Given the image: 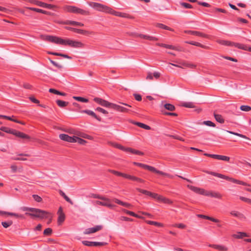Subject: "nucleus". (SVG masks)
Masks as SVG:
<instances>
[{
  "mask_svg": "<svg viewBox=\"0 0 251 251\" xmlns=\"http://www.w3.org/2000/svg\"><path fill=\"white\" fill-rule=\"evenodd\" d=\"M214 117L217 122L223 124L225 122V120L223 118L222 116L220 114H214Z\"/></svg>",
  "mask_w": 251,
  "mask_h": 251,
  "instance_id": "36",
  "label": "nucleus"
},
{
  "mask_svg": "<svg viewBox=\"0 0 251 251\" xmlns=\"http://www.w3.org/2000/svg\"><path fill=\"white\" fill-rule=\"evenodd\" d=\"M187 187L191 189L192 191H194V192L205 195L206 192H205L204 190L203 189H201L199 188H198L197 187L192 186V185H188Z\"/></svg>",
  "mask_w": 251,
  "mask_h": 251,
  "instance_id": "19",
  "label": "nucleus"
},
{
  "mask_svg": "<svg viewBox=\"0 0 251 251\" xmlns=\"http://www.w3.org/2000/svg\"><path fill=\"white\" fill-rule=\"evenodd\" d=\"M94 101L98 103L99 104L105 107L112 108L113 104V103H111L106 100H104L100 98H95L94 99Z\"/></svg>",
  "mask_w": 251,
  "mask_h": 251,
  "instance_id": "10",
  "label": "nucleus"
},
{
  "mask_svg": "<svg viewBox=\"0 0 251 251\" xmlns=\"http://www.w3.org/2000/svg\"><path fill=\"white\" fill-rule=\"evenodd\" d=\"M205 195L208 196H210L211 197L218 198V199H221L222 197L221 194H220L219 193H216V192H214V193L210 192H206Z\"/></svg>",
  "mask_w": 251,
  "mask_h": 251,
  "instance_id": "31",
  "label": "nucleus"
},
{
  "mask_svg": "<svg viewBox=\"0 0 251 251\" xmlns=\"http://www.w3.org/2000/svg\"><path fill=\"white\" fill-rule=\"evenodd\" d=\"M180 5L186 8H192L193 6L191 4L186 2H180Z\"/></svg>",
  "mask_w": 251,
  "mask_h": 251,
  "instance_id": "56",
  "label": "nucleus"
},
{
  "mask_svg": "<svg viewBox=\"0 0 251 251\" xmlns=\"http://www.w3.org/2000/svg\"><path fill=\"white\" fill-rule=\"evenodd\" d=\"M92 197L95 199H98L100 200H105V197L101 196L100 195H98V194H93Z\"/></svg>",
  "mask_w": 251,
  "mask_h": 251,
  "instance_id": "62",
  "label": "nucleus"
},
{
  "mask_svg": "<svg viewBox=\"0 0 251 251\" xmlns=\"http://www.w3.org/2000/svg\"><path fill=\"white\" fill-rule=\"evenodd\" d=\"M63 23L66 25H72L75 26H84V24L83 23L74 21L66 20L64 22H63Z\"/></svg>",
  "mask_w": 251,
  "mask_h": 251,
  "instance_id": "24",
  "label": "nucleus"
},
{
  "mask_svg": "<svg viewBox=\"0 0 251 251\" xmlns=\"http://www.w3.org/2000/svg\"><path fill=\"white\" fill-rule=\"evenodd\" d=\"M95 110L99 112H101L104 114H108V112L106 110L100 107H97Z\"/></svg>",
  "mask_w": 251,
  "mask_h": 251,
  "instance_id": "58",
  "label": "nucleus"
},
{
  "mask_svg": "<svg viewBox=\"0 0 251 251\" xmlns=\"http://www.w3.org/2000/svg\"><path fill=\"white\" fill-rule=\"evenodd\" d=\"M73 98L79 101L83 102H88V100L81 97H73Z\"/></svg>",
  "mask_w": 251,
  "mask_h": 251,
  "instance_id": "45",
  "label": "nucleus"
},
{
  "mask_svg": "<svg viewBox=\"0 0 251 251\" xmlns=\"http://www.w3.org/2000/svg\"><path fill=\"white\" fill-rule=\"evenodd\" d=\"M158 201L166 204H172L173 203L172 201L161 195H160Z\"/></svg>",
  "mask_w": 251,
  "mask_h": 251,
  "instance_id": "28",
  "label": "nucleus"
},
{
  "mask_svg": "<svg viewBox=\"0 0 251 251\" xmlns=\"http://www.w3.org/2000/svg\"><path fill=\"white\" fill-rule=\"evenodd\" d=\"M185 33H187L190 34H192V35H196V36H200V37H203V38H209L208 35L204 33L200 32V31H198L188 30V31H186Z\"/></svg>",
  "mask_w": 251,
  "mask_h": 251,
  "instance_id": "17",
  "label": "nucleus"
},
{
  "mask_svg": "<svg viewBox=\"0 0 251 251\" xmlns=\"http://www.w3.org/2000/svg\"><path fill=\"white\" fill-rule=\"evenodd\" d=\"M164 107L166 109H167L169 111H173L176 109L175 106L174 105L170 104V103H165L164 105Z\"/></svg>",
  "mask_w": 251,
  "mask_h": 251,
  "instance_id": "39",
  "label": "nucleus"
},
{
  "mask_svg": "<svg viewBox=\"0 0 251 251\" xmlns=\"http://www.w3.org/2000/svg\"><path fill=\"white\" fill-rule=\"evenodd\" d=\"M133 164L136 166L142 167L145 169H147L151 172H153L154 170H155V168L152 166H151L148 165H146L144 164L138 163V162H133Z\"/></svg>",
  "mask_w": 251,
  "mask_h": 251,
  "instance_id": "18",
  "label": "nucleus"
},
{
  "mask_svg": "<svg viewBox=\"0 0 251 251\" xmlns=\"http://www.w3.org/2000/svg\"><path fill=\"white\" fill-rule=\"evenodd\" d=\"M219 43L224 46H233L232 42L226 41V40H220L218 41Z\"/></svg>",
  "mask_w": 251,
  "mask_h": 251,
  "instance_id": "43",
  "label": "nucleus"
},
{
  "mask_svg": "<svg viewBox=\"0 0 251 251\" xmlns=\"http://www.w3.org/2000/svg\"><path fill=\"white\" fill-rule=\"evenodd\" d=\"M146 223L148 224L151 225H154L158 227H162L163 226V225L161 223H158L155 221H146Z\"/></svg>",
  "mask_w": 251,
  "mask_h": 251,
  "instance_id": "41",
  "label": "nucleus"
},
{
  "mask_svg": "<svg viewBox=\"0 0 251 251\" xmlns=\"http://www.w3.org/2000/svg\"><path fill=\"white\" fill-rule=\"evenodd\" d=\"M57 214L58 215L57 224L58 225H61L65 219V215L63 212V209L61 207H59L57 211Z\"/></svg>",
  "mask_w": 251,
  "mask_h": 251,
  "instance_id": "15",
  "label": "nucleus"
},
{
  "mask_svg": "<svg viewBox=\"0 0 251 251\" xmlns=\"http://www.w3.org/2000/svg\"><path fill=\"white\" fill-rule=\"evenodd\" d=\"M0 130L6 133H10L15 135L16 137L25 139H30V137L27 134L17 131L15 129H11L6 126H1Z\"/></svg>",
  "mask_w": 251,
  "mask_h": 251,
  "instance_id": "4",
  "label": "nucleus"
},
{
  "mask_svg": "<svg viewBox=\"0 0 251 251\" xmlns=\"http://www.w3.org/2000/svg\"><path fill=\"white\" fill-rule=\"evenodd\" d=\"M81 113H86L89 115H90L97 119L99 121H101V118L98 116L93 111L90 110H84L81 111Z\"/></svg>",
  "mask_w": 251,
  "mask_h": 251,
  "instance_id": "22",
  "label": "nucleus"
},
{
  "mask_svg": "<svg viewBox=\"0 0 251 251\" xmlns=\"http://www.w3.org/2000/svg\"><path fill=\"white\" fill-rule=\"evenodd\" d=\"M82 244L85 246L89 247L100 246L107 245V243L106 242H91L88 241H83Z\"/></svg>",
  "mask_w": 251,
  "mask_h": 251,
  "instance_id": "14",
  "label": "nucleus"
},
{
  "mask_svg": "<svg viewBox=\"0 0 251 251\" xmlns=\"http://www.w3.org/2000/svg\"><path fill=\"white\" fill-rule=\"evenodd\" d=\"M175 227H176L179 228L183 229L186 227V225L183 224H176L174 225Z\"/></svg>",
  "mask_w": 251,
  "mask_h": 251,
  "instance_id": "60",
  "label": "nucleus"
},
{
  "mask_svg": "<svg viewBox=\"0 0 251 251\" xmlns=\"http://www.w3.org/2000/svg\"><path fill=\"white\" fill-rule=\"evenodd\" d=\"M209 247L218 250L220 251H227L228 250V248L226 247L223 245L210 244L209 245Z\"/></svg>",
  "mask_w": 251,
  "mask_h": 251,
  "instance_id": "21",
  "label": "nucleus"
},
{
  "mask_svg": "<svg viewBox=\"0 0 251 251\" xmlns=\"http://www.w3.org/2000/svg\"><path fill=\"white\" fill-rule=\"evenodd\" d=\"M182 106L187 108H194L195 107L194 103L192 102H186L182 104Z\"/></svg>",
  "mask_w": 251,
  "mask_h": 251,
  "instance_id": "44",
  "label": "nucleus"
},
{
  "mask_svg": "<svg viewBox=\"0 0 251 251\" xmlns=\"http://www.w3.org/2000/svg\"><path fill=\"white\" fill-rule=\"evenodd\" d=\"M204 155H205L206 156L209 157H211L214 159L223 160V161H229L230 160L229 157L225 156V155L214 154H209L207 153H204Z\"/></svg>",
  "mask_w": 251,
  "mask_h": 251,
  "instance_id": "9",
  "label": "nucleus"
},
{
  "mask_svg": "<svg viewBox=\"0 0 251 251\" xmlns=\"http://www.w3.org/2000/svg\"><path fill=\"white\" fill-rule=\"evenodd\" d=\"M153 172L155 173L156 174H159V175H162V176L168 177L171 178H173L174 177L173 176H172V175H170L169 174H167V173L163 172L162 171L157 170L156 169H155V170H154Z\"/></svg>",
  "mask_w": 251,
  "mask_h": 251,
  "instance_id": "37",
  "label": "nucleus"
},
{
  "mask_svg": "<svg viewBox=\"0 0 251 251\" xmlns=\"http://www.w3.org/2000/svg\"><path fill=\"white\" fill-rule=\"evenodd\" d=\"M102 228V226L100 225H98L93 227L88 228L84 231V234H90L91 233H95L101 230Z\"/></svg>",
  "mask_w": 251,
  "mask_h": 251,
  "instance_id": "16",
  "label": "nucleus"
},
{
  "mask_svg": "<svg viewBox=\"0 0 251 251\" xmlns=\"http://www.w3.org/2000/svg\"><path fill=\"white\" fill-rule=\"evenodd\" d=\"M59 193L67 202H69L71 204H73V202L67 196H66L62 191L60 190Z\"/></svg>",
  "mask_w": 251,
  "mask_h": 251,
  "instance_id": "40",
  "label": "nucleus"
},
{
  "mask_svg": "<svg viewBox=\"0 0 251 251\" xmlns=\"http://www.w3.org/2000/svg\"><path fill=\"white\" fill-rule=\"evenodd\" d=\"M186 43L189 44H190V45H194V46H197V47H201V48H203V49H207L208 48V47L207 46L203 45L201 44V43L197 42L190 41V42H187Z\"/></svg>",
  "mask_w": 251,
  "mask_h": 251,
  "instance_id": "34",
  "label": "nucleus"
},
{
  "mask_svg": "<svg viewBox=\"0 0 251 251\" xmlns=\"http://www.w3.org/2000/svg\"><path fill=\"white\" fill-rule=\"evenodd\" d=\"M233 237L236 239H242L244 237H249V235L244 232H238L236 234H234Z\"/></svg>",
  "mask_w": 251,
  "mask_h": 251,
  "instance_id": "33",
  "label": "nucleus"
},
{
  "mask_svg": "<svg viewBox=\"0 0 251 251\" xmlns=\"http://www.w3.org/2000/svg\"><path fill=\"white\" fill-rule=\"evenodd\" d=\"M240 199L242 200L243 201H245L246 202H247L248 203L251 204V199L244 197H240Z\"/></svg>",
  "mask_w": 251,
  "mask_h": 251,
  "instance_id": "59",
  "label": "nucleus"
},
{
  "mask_svg": "<svg viewBox=\"0 0 251 251\" xmlns=\"http://www.w3.org/2000/svg\"><path fill=\"white\" fill-rule=\"evenodd\" d=\"M145 39L148 40H150V41H157L158 40V38H157L156 37L151 36H149V35H145Z\"/></svg>",
  "mask_w": 251,
  "mask_h": 251,
  "instance_id": "53",
  "label": "nucleus"
},
{
  "mask_svg": "<svg viewBox=\"0 0 251 251\" xmlns=\"http://www.w3.org/2000/svg\"><path fill=\"white\" fill-rule=\"evenodd\" d=\"M13 224L12 221H8L7 222H2L1 223V225L4 228H7L10 226H11Z\"/></svg>",
  "mask_w": 251,
  "mask_h": 251,
  "instance_id": "47",
  "label": "nucleus"
},
{
  "mask_svg": "<svg viewBox=\"0 0 251 251\" xmlns=\"http://www.w3.org/2000/svg\"><path fill=\"white\" fill-rule=\"evenodd\" d=\"M89 5L99 11L107 13H108L110 8L109 7L106 5L95 2H90L89 3Z\"/></svg>",
  "mask_w": 251,
  "mask_h": 251,
  "instance_id": "7",
  "label": "nucleus"
},
{
  "mask_svg": "<svg viewBox=\"0 0 251 251\" xmlns=\"http://www.w3.org/2000/svg\"><path fill=\"white\" fill-rule=\"evenodd\" d=\"M198 4L200 5H202L203 6L206 7H209L210 6V5L209 3L205 2L198 1Z\"/></svg>",
  "mask_w": 251,
  "mask_h": 251,
  "instance_id": "64",
  "label": "nucleus"
},
{
  "mask_svg": "<svg viewBox=\"0 0 251 251\" xmlns=\"http://www.w3.org/2000/svg\"><path fill=\"white\" fill-rule=\"evenodd\" d=\"M240 108L242 111L246 112L250 111L251 110V107L248 105H241Z\"/></svg>",
  "mask_w": 251,
  "mask_h": 251,
  "instance_id": "49",
  "label": "nucleus"
},
{
  "mask_svg": "<svg viewBox=\"0 0 251 251\" xmlns=\"http://www.w3.org/2000/svg\"><path fill=\"white\" fill-rule=\"evenodd\" d=\"M179 64L181 65V66L183 67V68H184V67H186L194 69L196 68L197 66L195 64H192L189 62L186 61H182L181 62H180Z\"/></svg>",
  "mask_w": 251,
  "mask_h": 251,
  "instance_id": "20",
  "label": "nucleus"
},
{
  "mask_svg": "<svg viewBox=\"0 0 251 251\" xmlns=\"http://www.w3.org/2000/svg\"><path fill=\"white\" fill-rule=\"evenodd\" d=\"M113 201L118 204H120V205H121L122 206H124L125 207H126L127 208H130L132 206L131 204H130V203H127V202H123L122 201H121V200H118L117 199H114L113 200Z\"/></svg>",
  "mask_w": 251,
  "mask_h": 251,
  "instance_id": "25",
  "label": "nucleus"
},
{
  "mask_svg": "<svg viewBox=\"0 0 251 251\" xmlns=\"http://www.w3.org/2000/svg\"><path fill=\"white\" fill-rule=\"evenodd\" d=\"M32 197L37 202H41L42 201V198L37 195H33Z\"/></svg>",
  "mask_w": 251,
  "mask_h": 251,
  "instance_id": "55",
  "label": "nucleus"
},
{
  "mask_svg": "<svg viewBox=\"0 0 251 251\" xmlns=\"http://www.w3.org/2000/svg\"><path fill=\"white\" fill-rule=\"evenodd\" d=\"M230 213L231 215L236 217L242 220L246 219V217L245 216V215L239 212L236 211H232L230 212Z\"/></svg>",
  "mask_w": 251,
  "mask_h": 251,
  "instance_id": "27",
  "label": "nucleus"
},
{
  "mask_svg": "<svg viewBox=\"0 0 251 251\" xmlns=\"http://www.w3.org/2000/svg\"><path fill=\"white\" fill-rule=\"evenodd\" d=\"M35 4L40 7H44V8H48V9H52L54 7V6L53 5L46 3L45 2L40 1H36Z\"/></svg>",
  "mask_w": 251,
  "mask_h": 251,
  "instance_id": "23",
  "label": "nucleus"
},
{
  "mask_svg": "<svg viewBox=\"0 0 251 251\" xmlns=\"http://www.w3.org/2000/svg\"><path fill=\"white\" fill-rule=\"evenodd\" d=\"M103 201H96L95 203L96 204L106 206L109 208H112L114 205L110 203V200L105 197V200H102Z\"/></svg>",
  "mask_w": 251,
  "mask_h": 251,
  "instance_id": "12",
  "label": "nucleus"
},
{
  "mask_svg": "<svg viewBox=\"0 0 251 251\" xmlns=\"http://www.w3.org/2000/svg\"><path fill=\"white\" fill-rule=\"evenodd\" d=\"M56 102L58 106L60 107L63 108L67 106L69 104V102L67 101H63L60 100H57L56 101Z\"/></svg>",
  "mask_w": 251,
  "mask_h": 251,
  "instance_id": "35",
  "label": "nucleus"
},
{
  "mask_svg": "<svg viewBox=\"0 0 251 251\" xmlns=\"http://www.w3.org/2000/svg\"><path fill=\"white\" fill-rule=\"evenodd\" d=\"M206 173L207 174L211 175L213 176H217V177L221 178L226 179L227 180L230 181L234 183L242 185L244 186H250V184H249L244 181L234 179L232 177H229L227 176H225V175L213 172H208V171H207Z\"/></svg>",
  "mask_w": 251,
  "mask_h": 251,
  "instance_id": "2",
  "label": "nucleus"
},
{
  "mask_svg": "<svg viewBox=\"0 0 251 251\" xmlns=\"http://www.w3.org/2000/svg\"><path fill=\"white\" fill-rule=\"evenodd\" d=\"M133 96L136 100L140 101L142 100V96L140 94H134Z\"/></svg>",
  "mask_w": 251,
  "mask_h": 251,
  "instance_id": "63",
  "label": "nucleus"
},
{
  "mask_svg": "<svg viewBox=\"0 0 251 251\" xmlns=\"http://www.w3.org/2000/svg\"><path fill=\"white\" fill-rule=\"evenodd\" d=\"M120 220L122 221H133V220L130 218L125 217V216H121L120 217Z\"/></svg>",
  "mask_w": 251,
  "mask_h": 251,
  "instance_id": "57",
  "label": "nucleus"
},
{
  "mask_svg": "<svg viewBox=\"0 0 251 251\" xmlns=\"http://www.w3.org/2000/svg\"><path fill=\"white\" fill-rule=\"evenodd\" d=\"M31 213L26 212L25 215L32 217L39 218L41 219L48 218L50 213L37 208H32Z\"/></svg>",
  "mask_w": 251,
  "mask_h": 251,
  "instance_id": "3",
  "label": "nucleus"
},
{
  "mask_svg": "<svg viewBox=\"0 0 251 251\" xmlns=\"http://www.w3.org/2000/svg\"><path fill=\"white\" fill-rule=\"evenodd\" d=\"M108 171L112 174H113L115 175H116L117 176H122L125 178L131 180L133 181H136L140 183H144L145 181L138 177H136L135 176H131L127 174L123 173L115 170H109Z\"/></svg>",
  "mask_w": 251,
  "mask_h": 251,
  "instance_id": "5",
  "label": "nucleus"
},
{
  "mask_svg": "<svg viewBox=\"0 0 251 251\" xmlns=\"http://www.w3.org/2000/svg\"><path fill=\"white\" fill-rule=\"evenodd\" d=\"M136 189L139 192H140V193H141L143 194H145L146 195L149 196L150 194H151V192L148 191L147 190H143V189L138 188H136Z\"/></svg>",
  "mask_w": 251,
  "mask_h": 251,
  "instance_id": "50",
  "label": "nucleus"
},
{
  "mask_svg": "<svg viewBox=\"0 0 251 251\" xmlns=\"http://www.w3.org/2000/svg\"><path fill=\"white\" fill-rule=\"evenodd\" d=\"M149 196L158 200L160 195H158L156 193L151 192V194H150Z\"/></svg>",
  "mask_w": 251,
  "mask_h": 251,
  "instance_id": "61",
  "label": "nucleus"
},
{
  "mask_svg": "<svg viewBox=\"0 0 251 251\" xmlns=\"http://www.w3.org/2000/svg\"><path fill=\"white\" fill-rule=\"evenodd\" d=\"M74 32L77 33L78 34H82V35H86L92 33V32H89L87 30L80 29H77V28H75Z\"/></svg>",
  "mask_w": 251,
  "mask_h": 251,
  "instance_id": "30",
  "label": "nucleus"
},
{
  "mask_svg": "<svg viewBox=\"0 0 251 251\" xmlns=\"http://www.w3.org/2000/svg\"><path fill=\"white\" fill-rule=\"evenodd\" d=\"M204 155H205L206 156L209 157H211L214 159L223 160V161H229L230 160L229 157L225 156V155L214 154H209L207 153H204Z\"/></svg>",
  "mask_w": 251,
  "mask_h": 251,
  "instance_id": "8",
  "label": "nucleus"
},
{
  "mask_svg": "<svg viewBox=\"0 0 251 251\" xmlns=\"http://www.w3.org/2000/svg\"><path fill=\"white\" fill-rule=\"evenodd\" d=\"M115 110H116L118 112H123V113H128L131 110L128 108L127 107H126L125 106L120 105L117 104L113 103L112 108Z\"/></svg>",
  "mask_w": 251,
  "mask_h": 251,
  "instance_id": "11",
  "label": "nucleus"
},
{
  "mask_svg": "<svg viewBox=\"0 0 251 251\" xmlns=\"http://www.w3.org/2000/svg\"><path fill=\"white\" fill-rule=\"evenodd\" d=\"M132 123L135 125H136L140 127H141L142 128L147 129V130H150L151 129V127L147 125H145L143 123H140V122H133Z\"/></svg>",
  "mask_w": 251,
  "mask_h": 251,
  "instance_id": "29",
  "label": "nucleus"
},
{
  "mask_svg": "<svg viewBox=\"0 0 251 251\" xmlns=\"http://www.w3.org/2000/svg\"><path fill=\"white\" fill-rule=\"evenodd\" d=\"M74 134L78 135V136H81L83 138H87V139H89V137L90 136L85 134V133H81L80 132H78V131H77V132H75L74 133Z\"/></svg>",
  "mask_w": 251,
  "mask_h": 251,
  "instance_id": "48",
  "label": "nucleus"
},
{
  "mask_svg": "<svg viewBox=\"0 0 251 251\" xmlns=\"http://www.w3.org/2000/svg\"><path fill=\"white\" fill-rule=\"evenodd\" d=\"M202 124L203 125H206L209 126H212V127L215 126V124L210 121H204V122H203Z\"/></svg>",
  "mask_w": 251,
  "mask_h": 251,
  "instance_id": "52",
  "label": "nucleus"
},
{
  "mask_svg": "<svg viewBox=\"0 0 251 251\" xmlns=\"http://www.w3.org/2000/svg\"><path fill=\"white\" fill-rule=\"evenodd\" d=\"M55 56H61L64 58L69 59H71L72 58V57L68 55L67 54H63L61 53H58V54H55Z\"/></svg>",
  "mask_w": 251,
  "mask_h": 251,
  "instance_id": "54",
  "label": "nucleus"
},
{
  "mask_svg": "<svg viewBox=\"0 0 251 251\" xmlns=\"http://www.w3.org/2000/svg\"><path fill=\"white\" fill-rule=\"evenodd\" d=\"M76 136H70L67 134H60L59 135V138L62 140L67 141L70 143H76V140L75 137Z\"/></svg>",
  "mask_w": 251,
  "mask_h": 251,
  "instance_id": "13",
  "label": "nucleus"
},
{
  "mask_svg": "<svg viewBox=\"0 0 251 251\" xmlns=\"http://www.w3.org/2000/svg\"><path fill=\"white\" fill-rule=\"evenodd\" d=\"M26 8L30 9L31 10L38 12V13H43L44 14L48 15H51V13L50 12L47 11H45V10H42L41 9L34 8V7H27Z\"/></svg>",
  "mask_w": 251,
  "mask_h": 251,
  "instance_id": "26",
  "label": "nucleus"
},
{
  "mask_svg": "<svg viewBox=\"0 0 251 251\" xmlns=\"http://www.w3.org/2000/svg\"><path fill=\"white\" fill-rule=\"evenodd\" d=\"M226 131L227 132L230 133V134H233V135L239 136L240 137H241V138H244V139H248V140L250 139L248 137H247L246 136H245V135H244L243 134H240V133H237V132H234L231 131H228V130H226Z\"/></svg>",
  "mask_w": 251,
  "mask_h": 251,
  "instance_id": "42",
  "label": "nucleus"
},
{
  "mask_svg": "<svg viewBox=\"0 0 251 251\" xmlns=\"http://www.w3.org/2000/svg\"><path fill=\"white\" fill-rule=\"evenodd\" d=\"M43 39L45 41L51 43L62 45H68L71 47L75 48H82L84 46L83 44L79 41H74L70 39L65 40L53 36L46 35L44 36Z\"/></svg>",
  "mask_w": 251,
  "mask_h": 251,
  "instance_id": "1",
  "label": "nucleus"
},
{
  "mask_svg": "<svg viewBox=\"0 0 251 251\" xmlns=\"http://www.w3.org/2000/svg\"><path fill=\"white\" fill-rule=\"evenodd\" d=\"M64 10L68 12L79 14L82 15L87 16L90 14L89 11L81 9L75 6L67 5L64 7Z\"/></svg>",
  "mask_w": 251,
  "mask_h": 251,
  "instance_id": "6",
  "label": "nucleus"
},
{
  "mask_svg": "<svg viewBox=\"0 0 251 251\" xmlns=\"http://www.w3.org/2000/svg\"><path fill=\"white\" fill-rule=\"evenodd\" d=\"M155 26L157 27H158L159 28H161V29H165V30H170V31H174V29H172V28L163 24H161V23H157L155 24Z\"/></svg>",
  "mask_w": 251,
  "mask_h": 251,
  "instance_id": "32",
  "label": "nucleus"
},
{
  "mask_svg": "<svg viewBox=\"0 0 251 251\" xmlns=\"http://www.w3.org/2000/svg\"><path fill=\"white\" fill-rule=\"evenodd\" d=\"M52 232V230L50 228H46L44 231V234L46 236H49L50 235Z\"/></svg>",
  "mask_w": 251,
  "mask_h": 251,
  "instance_id": "51",
  "label": "nucleus"
},
{
  "mask_svg": "<svg viewBox=\"0 0 251 251\" xmlns=\"http://www.w3.org/2000/svg\"><path fill=\"white\" fill-rule=\"evenodd\" d=\"M75 138L76 140V142L78 143L80 145H85L87 143L86 141H85L84 139H82L77 136L75 137Z\"/></svg>",
  "mask_w": 251,
  "mask_h": 251,
  "instance_id": "46",
  "label": "nucleus"
},
{
  "mask_svg": "<svg viewBox=\"0 0 251 251\" xmlns=\"http://www.w3.org/2000/svg\"><path fill=\"white\" fill-rule=\"evenodd\" d=\"M108 13L111 14L113 15L117 16V17H122V12L116 11L110 7L109 8Z\"/></svg>",
  "mask_w": 251,
  "mask_h": 251,
  "instance_id": "38",
  "label": "nucleus"
}]
</instances>
